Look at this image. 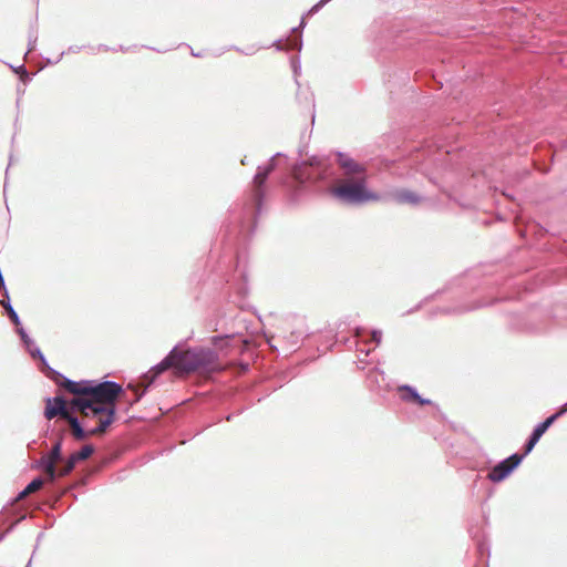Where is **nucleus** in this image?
Segmentation results:
<instances>
[{
  "mask_svg": "<svg viewBox=\"0 0 567 567\" xmlns=\"http://www.w3.org/2000/svg\"><path fill=\"white\" fill-rule=\"evenodd\" d=\"M303 152L305 147H299V157L293 162L287 154L277 152L258 165L244 199L229 207L215 243L223 254L217 268L208 276L219 301L243 307L249 293L248 244L274 190L282 192L290 203L311 193L327 195L347 207L384 200L382 194L369 186L365 163L336 150L330 152L328 162L311 157V167L306 168Z\"/></svg>",
  "mask_w": 567,
  "mask_h": 567,
  "instance_id": "f257e3e1",
  "label": "nucleus"
},
{
  "mask_svg": "<svg viewBox=\"0 0 567 567\" xmlns=\"http://www.w3.org/2000/svg\"><path fill=\"white\" fill-rule=\"evenodd\" d=\"M478 452L480 449L476 442L468 435L451 440L446 449L449 463L452 466L456 468L466 467L475 472L473 474L474 481L471 494L481 506V516L468 527L477 558L473 567H489L491 540L488 529L491 528V506L488 505V501L493 496L496 486V465H492V461L489 460L488 471L483 475L484 471L480 468Z\"/></svg>",
  "mask_w": 567,
  "mask_h": 567,
  "instance_id": "f03ea898",
  "label": "nucleus"
},
{
  "mask_svg": "<svg viewBox=\"0 0 567 567\" xmlns=\"http://www.w3.org/2000/svg\"><path fill=\"white\" fill-rule=\"evenodd\" d=\"M436 150H429L427 156L442 166L450 167L470 175L474 179L475 187L486 189L492 199L496 202V166L495 158L491 154H472L460 146H452L442 141L435 142Z\"/></svg>",
  "mask_w": 567,
  "mask_h": 567,
  "instance_id": "7ed1b4c3",
  "label": "nucleus"
},
{
  "mask_svg": "<svg viewBox=\"0 0 567 567\" xmlns=\"http://www.w3.org/2000/svg\"><path fill=\"white\" fill-rule=\"evenodd\" d=\"M240 334L226 332L209 338L210 347L188 346L179 347L177 352V371L182 373L204 372L210 373L219 365V352L226 349L230 340Z\"/></svg>",
  "mask_w": 567,
  "mask_h": 567,
  "instance_id": "20e7f679",
  "label": "nucleus"
},
{
  "mask_svg": "<svg viewBox=\"0 0 567 567\" xmlns=\"http://www.w3.org/2000/svg\"><path fill=\"white\" fill-rule=\"evenodd\" d=\"M241 373L248 374V378L240 383L239 389L225 388L221 393L214 401L215 405H220L223 410L217 412L215 422L221 420L230 421L234 414L241 413L249 404L259 402L268 392L261 391L257 385V374L252 373V368L249 362L241 361L239 365Z\"/></svg>",
  "mask_w": 567,
  "mask_h": 567,
  "instance_id": "39448f33",
  "label": "nucleus"
},
{
  "mask_svg": "<svg viewBox=\"0 0 567 567\" xmlns=\"http://www.w3.org/2000/svg\"><path fill=\"white\" fill-rule=\"evenodd\" d=\"M481 278L484 279V289H486L487 293H491L493 291V285L496 282V265L494 262H485L465 270L458 276L447 280L442 288L426 296L424 301L429 303L439 296L455 289H464L465 291L470 289L473 293H476L481 287H483Z\"/></svg>",
  "mask_w": 567,
  "mask_h": 567,
  "instance_id": "423d86ee",
  "label": "nucleus"
},
{
  "mask_svg": "<svg viewBox=\"0 0 567 567\" xmlns=\"http://www.w3.org/2000/svg\"><path fill=\"white\" fill-rule=\"evenodd\" d=\"M413 51L406 49H389L382 51L378 60L383 69V79L392 95L395 87L406 86L411 81Z\"/></svg>",
  "mask_w": 567,
  "mask_h": 567,
  "instance_id": "0eeeda50",
  "label": "nucleus"
},
{
  "mask_svg": "<svg viewBox=\"0 0 567 567\" xmlns=\"http://www.w3.org/2000/svg\"><path fill=\"white\" fill-rule=\"evenodd\" d=\"M94 402L90 398L75 396L66 402L68 410L81 413L86 420L95 421V425L91 427L93 433L105 432L112 424L117 422L118 412L109 410L103 406H94Z\"/></svg>",
  "mask_w": 567,
  "mask_h": 567,
  "instance_id": "6e6552de",
  "label": "nucleus"
},
{
  "mask_svg": "<svg viewBox=\"0 0 567 567\" xmlns=\"http://www.w3.org/2000/svg\"><path fill=\"white\" fill-rule=\"evenodd\" d=\"M481 284L484 285L483 278H481ZM484 288V286L481 287L476 293H473L470 289L466 291L458 289L461 303L454 307H440L436 309V312L446 316H460L492 306L495 302L496 282L493 285V291L491 293H487Z\"/></svg>",
  "mask_w": 567,
  "mask_h": 567,
  "instance_id": "1a4fd4ad",
  "label": "nucleus"
},
{
  "mask_svg": "<svg viewBox=\"0 0 567 567\" xmlns=\"http://www.w3.org/2000/svg\"><path fill=\"white\" fill-rule=\"evenodd\" d=\"M194 336V332L190 333L189 337L177 342L169 352L156 364H154L148 372H146L141 383L138 384V390L136 391L135 402L140 401L152 388L156 384V379L168 368H173L177 371V352L179 347H184L187 341H189Z\"/></svg>",
  "mask_w": 567,
  "mask_h": 567,
  "instance_id": "9d476101",
  "label": "nucleus"
},
{
  "mask_svg": "<svg viewBox=\"0 0 567 567\" xmlns=\"http://www.w3.org/2000/svg\"><path fill=\"white\" fill-rule=\"evenodd\" d=\"M123 392V386L116 382L105 379H93L91 400L94 406H103L117 412L115 402Z\"/></svg>",
  "mask_w": 567,
  "mask_h": 567,
  "instance_id": "9b49d317",
  "label": "nucleus"
},
{
  "mask_svg": "<svg viewBox=\"0 0 567 567\" xmlns=\"http://www.w3.org/2000/svg\"><path fill=\"white\" fill-rule=\"evenodd\" d=\"M16 334L20 339L21 347L30 355V358L38 364V369L43 372H50L53 368L50 367L45 355L40 347L35 343L34 339L29 334L25 328H20Z\"/></svg>",
  "mask_w": 567,
  "mask_h": 567,
  "instance_id": "f8f14e48",
  "label": "nucleus"
},
{
  "mask_svg": "<svg viewBox=\"0 0 567 567\" xmlns=\"http://www.w3.org/2000/svg\"><path fill=\"white\" fill-rule=\"evenodd\" d=\"M363 328L352 324L351 316L344 317L343 319L339 320L336 329L331 331L333 333L334 342L332 346H330V348L332 349L333 346L341 344L347 349H351L353 343L351 337L342 334L344 332H352L355 337H363Z\"/></svg>",
  "mask_w": 567,
  "mask_h": 567,
  "instance_id": "ddd939ff",
  "label": "nucleus"
},
{
  "mask_svg": "<svg viewBox=\"0 0 567 567\" xmlns=\"http://www.w3.org/2000/svg\"><path fill=\"white\" fill-rule=\"evenodd\" d=\"M51 374H54L55 377L60 378L62 382L60 383L61 386H64L70 393L82 396V398H91L92 394V386H93V379H82L79 381H74L62 374L55 369H52L50 371Z\"/></svg>",
  "mask_w": 567,
  "mask_h": 567,
  "instance_id": "4468645a",
  "label": "nucleus"
},
{
  "mask_svg": "<svg viewBox=\"0 0 567 567\" xmlns=\"http://www.w3.org/2000/svg\"><path fill=\"white\" fill-rule=\"evenodd\" d=\"M45 475L47 481L52 483L48 488V492L54 501H62L69 493L72 495V502L78 498V496L72 492L71 486L58 482V478L62 476L55 465H51V468L45 471Z\"/></svg>",
  "mask_w": 567,
  "mask_h": 567,
  "instance_id": "2eb2a0df",
  "label": "nucleus"
},
{
  "mask_svg": "<svg viewBox=\"0 0 567 567\" xmlns=\"http://www.w3.org/2000/svg\"><path fill=\"white\" fill-rule=\"evenodd\" d=\"M44 402L43 415L49 422L56 415L64 420L70 414L66 401L62 395L45 396Z\"/></svg>",
  "mask_w": 567,
  "mask_h": 567,
  "instance_id": "dca6fc26",
  "label": "nucleus"
},
{
  "mask_svg": "<svg viewBox=\"0 0 567 567\" xmlns=\"http://www.w3.org/2000/svg\"><path fill=\"white\" fill-rule=\"evenodd\" d=\"M390 197L399 205H410L412 207H416L425 200V197L420 193L409 188H395Z\"/></svg>",
  "mask_w": 567,
  "mask_h": 567,
  "instance_id": "f3484780",
  "label": "nucleus"
},
{
  "mask_svg": "<svg viewBox=\"0 0 567 567\" xmlns=\"http://www.w3.org/2000/svg\"><path fill=\"white\" fill-rule=\"evenodd\" d=\"M523 453H513L508 457L498 461V483L506 480L525 458Z\"/></svg>",
  "mask_w": 567,
  "mask_h": 567,
  "instance_id": "a211bd4d",
  "label": "nucleus"
},
{
  "mask_svg": "<svg viewBox=\"0 0 567 567\" xmlns=\"http://www.w3.org/2000/svg\"><path fill=\"white\" fill-rule=\"evenodd\" d=\"M47 432H51L52 435L59 436V440L54 443L50 453L45 455L47 458L52 460L53 465H55L58 461H61L63 458V441L61 436L65 432V427H58V422H54L53 424L48 423Z\"/></svg>",
  "mask_w": 567,
  "mask_h": 567,
  "instance_id": "6ab92c4d",
  "label": "nucleus"
},
{
  "mask_svg": "<svg viewBox=\"0 0 567 567\" xmlns=\"http://www.w3.org/2000/svg\"><path fill=\"white\" fill-rule=\"evenodd\" d=\"M413 403H415L419 406L430 405L433 409L432 416L435 420H437V421L446 420V415L442 412V410L440 409V405L437 403H435L434 401H432L431 399L424 398L423 395H421L419 393V398H416Z\"/></svg>",
  "mask_w": 567,
  "mask_h": 567,
  "instance_id": "aec40b11",
  "label": "nucleus"
},
{
  "mask_svg": "<svg viewBox=\"0 0 567 567\" xmlns=\"http://www.w3.org/2000/svg\"><path fill=\"white\" fill-rule=\"evenodd\" d=\"M544 434L545 432L537 425L533 429L523 446V454H525V456H527L534 450L535 445L539 442Z\"/></svg>",
  "mask_w": 567,
  "mask_h": 567,
  "instance_id": "412c9836",
  "label": "nucleus"
},
{
  "mask_svg": "<svg viewBox=\"0 0 567 567\" xmlns=\"http://www.w3.org/2000/svg\"><path fill=\"white\" fill-rule=\"evenodd\" d=\"M310 16L305 12L301 18H300V22H299V25L297 27H293L291 28V32H299V35L291 41V45L293 48H296L298 50V52H300L302 50V45H303V41H302V30L306 28L307 25V21H308V18Z\"/></svg>",
  "mask_w": 567,
  "mask_h": 567,
  "instance_id": "4be33fe9",
  "label": "nucleus"
},
{
  "mask_svg": "<svg viewBox=\"0 0 567 567\" xmlns=\"http://www.w3.org/2000/svg\"><path fill=\"white\" fill-rule=\"evenodd\" d=\"M398 392L400 395V399L404 402H411L413 403L416 398H419V391L414 385L404 383L399 385Z\"/></svg>",
  "mask_w": 567,
  "mask_h": 567,
  "instance_id": "5701e85b",
  "label": "nucleus"
},
{
  "mask_svg": "<svg viewBox=\"0 0 567 567\" xmlns=\"http://www.w3.org/2000/svg\"><path fill=\"white\" fill-rule=\"evenodd\" d=\"M44 481L40 477V476H35L33 477L25 486L22 491H20L18 493V496L17 498L18 499H21L23 498L24 496H27L29 493L38 489L39 487H41L43 485Z\"/></svg>",
  "mask_w": 567,
  "mask_h": 567,
  "instance_id": "b1692460",
  "label": "nucleus"
},
{
  "mask_svg": "<svg viewBox=\"0 0 567 567\" xmlns=\"http://www.w3.org/2000/svg\"><path fill=\"white\" fill-rule=\"evenodd\" d=\"M2 316L7 317L13 324L14 332L19 331L20 328H24L19 313L13 307H10V309L3 311Z\"/></svg>",
  "mask_w": 567,
  "mask_h": 567,
  "instance_id": "393cba45",
  "label": "nucleus"
},
{
  "mask_svg": "<svg viewBox=\"0 0 567 567\" xmlns=\"http://www.w3.org/2000/svg\"><path fill=\"white\" fill-rule=\"evenodd\" d=\"M14 74L19 76V80L24 84L29 83L32 80V75L29 73L28 69L24 64H20L14 66L12 64H8Z\"/></svg>",
  "mask_w": 567,
  "mask_h": 567,
  "instance_id": "a878e982",
  "label": "nucleus"
},
{
  "mask_svg": "<svg viewBox=\"0 0 567 567\" xmlns=\"http://www.w3.org/2000/svg\"><path fill=\"white\" fill-rule=\"evenodd\" d=\"M382 337H383V333H382V330L381 329H378V328H373L370 332V342H373L374 346L372 348H369L367 351H364L365 355H369L370 352L375 349L377 347H379L382 342Z\"/></svg>",
  "mask_w": 567,
  "mask_h": 567,
  "instance_id": "bb28decb",
  "label": "nucleus"
},
{
  "mask_svg": "<svg viewBox=\"0 0 567 567\" xmlns=\"http://www.w3.org/2000/svg\"><path fill=\"white\" fill-rule=\"evenodd\" d=\"M60 462L61 466L58 470L62 477L66 476L74 468L76 463L71 456L63 457Z\"/></svg>",
  "mask_w": 567,
  "mask_h": 567,
  "instance_id": "cd10ccee",
  "label": "nucleus"
},
{
  "mask_svg": "<svg viewBox=\"0 0 567 567\" xmlns=\"http://www.w3.org/2000/svg\"><path fill=\"white\" fill-rule=\"evenodd\" d=\"M94 451V447L92 445H86L82 449H80L78 452L71 455V457L75 461H83L86 460Z\"/></svg>",
  "mask_w": 567,
  "mask_h": 567,
  "instance_id": "c85d7f7f",
  "label": "nucleus"
},
{
  "mask_svg": "<svg viewBox=\"0 0 567 567\" xmlns=\"http://www.w3.org/2000/svg\"><path fill=\"white\" fill-rule=\"evenodd\" d=\"M290 66H291V71H292V74H293V78H295V82L299 86L300 84L298 82V76L301 73L300 58L299 56H291L290 58Z\"/></svg>",
  "mask_w": 567,
  "mask_h": 567,
  "instance_id": "c756f323",
  "label": "nucleus"
},
{
  "mask_svg": "<svg viewBox=\"0 0 567 567\" xmlns=\"http://www.w3.org/2000/svg\"><path fill=\"white\" fill-rule=\"evenodd\" d=\"M51 465H53L52 460L43 456L32 463V468L45 472L48 468H51Z\"/></svg>",
  "mask_w": 567,
  "mask_h": 567,
  "instance_id": "7c9ffc66",
  "label": "nucleus"
},
{
  "mask_svg": "<svg viewBox=\"0 0 567 567\" xmlns=\"http://www.w3.org/2000/svg\"><path fill=\"white\" fill-rule=\"evenodd\" d=\"M64 421H66L68 423H70V425L72 426L73 429V432L75 430H79L81 429L82 426L86 425L87 424V421L86 420L84 423L80 420V417L73 415L72 413H70L65 419Z\"/></svg>",
  "mask_w": 567,
  "mask_h": 567,
  "instance_id": "2f4dec72",
  "label": "nucleus"
},
{
  "mask_svg": "<svg viewBox=\"0 0 567 567\" xmlns=\"http://www.w3.org/2000/svg\"><path fill=\"white\" fill-rule=\"evenodd\" d=\"M556 420H558V416L555 413H553L544 421L539 422L537 426L540 427V430H543L546 433L547 430L555 423Z\"/></svg>",
  "mask_w": 567,
  "mask_h": 567,
  "instance_id": "473e14b6",
  "label": "nucleus"
},
{
  "mask_svg": "<svg viewBox=\"0 0 567 567\" xmlns=\"http://www.w3.org/2000/svg\"><path fill=\"white\" fill-rule=\"evenodd\" d=\"M74 436L78 439V440H84L86 439L89 435H93L94 433L91 432V427H87V424L82 426L81 429L79 430H75L73 432Z\"/></svg>",
  "mask_w": 567,
  "mask_h": 567,
  "instance_id": "72a5a7b5",
  "label": "nucleus"
},
{
  "mask_svg": "<svg viewBox=\"0 0 567 567\" xmlns=\"http://www.w3.org/2000/svg\"><path fill=\"white\" fill-rule=\"evenodd\" d=\"M328 2H330L329 0H319L318 2H316L308 11L307 13L312 17L315 16L316 13H318Z\"/></svg>",
  "mask_w": 567,
  "mask_h": 567,
  "instance_id": "f704fd0d",
  "label": "nucleus"
},
{
  "mask_svg": "<svg viewBox=\"0 0 567 567\" xmlns=\"http://www.w3.org/2000/svg\"><path fill=\"white\" fill-rule=\"evenodd\" d=\"M443 422H447V423L450 424L451 429H452L456 434H461V435H462L461 437H463L464 435H467V434L465 433V431H464V427H463V426H461V425H458V424H456L455 422L449 421L447 419H446V420H444Z\"/></svg>",
  "mask_w": 567,
  "mask_h": 567,
  "instance_id": "c9c22d12",
  "label": "nucleus"
},
{
  "mask_svg": "<svg viewBox=\"0 0 567 567\" xmlns=\"http://www.w3.org/2000/svg\"><path fill=\"white\" fill-rule=\"evenodd\" d=\"M477 223H480L481 225H483L485 227H489L493 224V217L484 215V216L477 218Z\"/></svg>",
  "mask_w": 567,
  "mask_h": 567,
  "instance_id": "e433bc0d",
  "label": "nucleus"
},
{
  "mask_svg": "<svg viewBox=\"0 0 567 567\" xmlns=\"http://www.w3.org/2000/svg\"><path fill=\"white\" fill-rule=\"evenodd\" d=\"M37 42H38V39H28V48H27V52H25V55L29 53V52H32L35 50L37 48Z\"/></svg>",
  "mask_w": 567,
  "mask_h": 567,
  "instance_id": "4c0bfd02",
  "label": "nucleus"
},
{
  "mask_svg": "<svg viewBox=\"0 0 567 567\" xmlns=\"http://www.w3.org/2000/svg\"><path fill=\"white\" fill-rule=\"evenodd\" d=\"M28 39H38V31L33 24L29 27Z\"/></svg>",
  "mask_w": 567,
  "mask_h": 567,
  "instance_id": "58836bf2",
  "label": "nucleus"
},
{
  "mask_svg": "<svg viewBox=\"0 0 567 567\" xmlns=\"http://www.w3.org/2000/svg\"><path fill=\"white\" fill-rule=\"evenodd\" d=\"M64 54H65V52L62 51L54 61L51 60L50 58H43V59L47 61L48 64L53 65V64L59 63L62 60V58L64 56Z\"/></svg>",
  "mask_w": 567,
  "mask_h": 567,
  "instance_id": "ea45409f",
  "label": "nucleus"
},
{
  "mask_svg": "<svg viewBox=\"0 0 567 567\" xmlns=\"http://www.w3.org/2000/svg\"><path fill=\"white\" fill-rule=\"evenodd\" d=\"M233 48H234L236 51H238V52H240V53H244V54H246V55H251V54H254V53L257 51L254 47H249V48L247 49V51H244V50H241V49H239V48H237V47H233Z\"/></svg>",
  "mask_w": 567,
  "mask_h": 567,
  "instance_id": "a19ab883",
  "label": "nucleus"
},
{
  "mask_svg": "<svg viewBox=\"0 0 567 567\" xmlns=\"http://www.w3.org/2000/svg\"><path fill=\"white\" fill-rule=\"evenodd\" d=\"M425 303H427V302L424 301V299H422L414 308H412L408 312L412 313V312L419 311Z\"/></svg>",
  "mask_w": 567,
  "mask_h": 567,
  "instance_id": "79ce46f5",
  "label": "nucleus"
},
{
  "mask_svg": "<svg viewBox=\"0 0 567 567\" xmlns=\"http://www.w3.org/2000/svg\"><path fill=\"white\" fill-rule=\"evenodd\" d=\"M82 49H83V47H80V45H70L68 48V52L69 53H79Z\"/></svg>",
  "mask_w": 567,
  "mask_h": 567,
  "instance_id": "37998d69",
  "label": "nucleus"
},
{
  "mask_svg": "<svg viewBox=\"0 0 567 567\" xmlns=\"http://www.w3.org/2000/svg\"><path fill=\"white\" fill-rule=\"evenodd\" d=\"M566 413H567V409L565 408L564 404L561 406H559V409L555 412V414L558 416V419L561 417Z\"/></svg>",
  "mask_w": 567,
  "mask_h": 567,
  "instance_id": "c03bdc74",
  "label": "nucleus"
},
{
  "mask_svg": "<svg viewBox=\"0 0 567 567\" xmlns=\"http://www.w3.org/2000/svg\"><path fill=\"white\" fill-rule=\"evenodd\" d=\"M281 41V39H277L275 40L270 47H274L276 49V51L280 52L282 51V47L279 44V42Z\"/></svg>",
  "mask_w": 567,
  "mask_h": 567,
  "instance_id": "a18cd8bd",
  "label": "nucleus"
},
{
  "mask_svg": "<svg viewBox=\"0 0 567 567\" xmlns=\"http://www.w3.org/2000/svg\"><path fill=\"white\" fill-rule=\"evenodd\" d=\"M99 49H100V50H103V51H109V50L116 51V49H110V48H109L107 45H105V44H100V45H99Z\"/></svg>",
  "mask_w": 567,
  "mask_h": 567,
  "instance_id": "49530a36",
  "label": "nucleus"
},
{
  "mask_svg": "<svg viewBox=\"0 0 567 567\" xmlns=\"http://www.w3.org/2000/svg\"><path fill=\"white\" fill-rule=\"evenodd\" d=\"M190 54L195 58H200L202 56V53H199L198 51H194L192 48H190Z\"/></svg>",
  "mask_w": 567,
  "mask_h": 567,
  "instance_id": "de8ad7c7",
  "label": "nucleus"
},
{
  "mask_svg": "<svg viewBox=\"0 0 567 567\" xmlns=\"http://www.w3.org/2000/svg\"><path fill=\"white\" fill-rule=\"evenodd\" d=\"M240 164L244 166L248 164L246 155L240 159Z\"/></svg>",
  "mask_w": 567,
  "mask_h": 567,
  "instance_id": "09e8293b",
  "label": "nucleus"
},
{
  "mask_svg": "<svg viewBox=\"0 0 567 567\" xmlns=\"http://www.w3.org/2000/svg\"><path fill=\"white\" fill-rule=\"evenodd\" d=\"M217 316L218 317H225L226 313L221 309H217Z\"/></svg>",
  "mask_w": 567,
  "mask_h": 567,
  "instance_id": "8fccbe9b",
  "label": "nucleus"
},
{
  "mask_svg": "<svg viewBox=\"0 0 567 567\" xmlns=\"http://www.w3.org/2000/svg\"><path fill=\"white\" fill-rule=\"evenodd\" d=\"M118 50H120V51H122V52H126V51H127V49H126V48H124L123 45H120V47H118Z\"/></svg>",
  "mask_w": 567,
  "mask_h": 567,
  "instance_id": "3c124183",
  "label": "nucleus"
},
{
  "mask_svg": "<svg viewBox=\"0 0 567 567\" xmlns=\"http://www.w3.org/2000/svg\"><path fill=\"white\" fill-rule=\"evenodd\" d=\"M146 48L151 49V50H154V51H157V52H163L162 50L155 49L154 47H146Z\"/></svg>",
  "mask_w": 567,
  "mask_h": 567,
  "instance_id": "603ef678",
  "label": "nucleus"
},
{
  "mask_svg": "<svg viewBox=\"0 0 567 567\" xmlns=\"http://www.w3.org/2000/svg\"><path fill=\"white\" fill-rule=\"evenodd\" d=\"M31 564H32V559L30 558L24 567H31Z\"/></svg>",
  "mask_w": 567,
  "mask_h": 567,
  "instance_id": "864d4df0",
  "label": "nucleus"
},
{
  "mask_svg": "<svg viewBox=\"0 0 567 567\" xmlns=\"http://www.w3.org/2000/svg\"><path fill=\"white\" fill-rule=\"evenodd\" d=\"M12 162H13V156L10 155V157H9V166L12 165Z\"/></svg>",
  "mask_w": 567,
  "mask_h": 567,
  "instance_id": "5fc2aeb1",
  "label": "nucleus"
},
{
  "mask_svg": "<svg viewBox=\"0 0 567 567\" xmlns=\"http://www.w3.org/2000/svg\"><path fill=\"white\" fill-rule=\"evenodd\" d=\"M417 76H419V71H415V72H414V79H415V81H417Z\"/></svg>",
  "mask_w": 567,
  "mask_h": 567,
  "instance_id": "6e6d98bb",
  "label": "nucleus"
},
{
  "mask_svg": "<svg viewBox=\"0 0 567 567\" xmlns=\"http://www.w3.org/2000/svg\"><path fill=\"white\" fill-rule=\"evenodd\" d=\"M41 537H43V533L42 532L39 533L37 540L39 542Z\"/></svg>",
  "mask_w": 567,
  "mask_h": 567,
  "instance_id": "4d7b16f0",
  "label": "nucleus"
},
{
  "mask_svg": "<svg viewBox=\"0 0 567 567\" xmlns=\"http://www.w3.org/2000/svg\"><path fill=\"white\" fill-rule=\"evenodd\" d=\"M548 154H549V156H550V159L553 161V158H554V154H553V152H551V151H548Z\"/></svg>",
  "mask_w": 567,
  "mask_h": 567,
  "instance_id": "13d9d810",
  "label": "nucleus"
},
{
  "mask_svg": "<svg viewBox=\"0 0 567 567\" xmlns=\"http://www.w3.org/2000/svg\"><path fill=\"white\" fill-rule=\"evenodd\" d=\"M315 117H316V114H315V110L312 111V114H311V118L312 121H315Z\"/></svg>",
  "mask_w": 567,
  "mask_h": 567,
  "instance_id": "bf43d9fd",
  "label": "nucleus"
},
{
  "mask_svg": "<svg viewBox=\"0 0 567 567\" xmlns=\"http://www.w3.org/2000/svg\"><path fill=\"white\" fill-rule=\"evenodd\" d=\"M39 2V0H37V3Z\"/></svg>",
  "mask_w": 567,
  "mask_h": 567,
  "instance_id": "052dcab7",
  "label": "nucleus"
}]
</instances>
